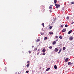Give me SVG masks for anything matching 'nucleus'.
<instances>
[{"label": "nucleus", "mask_w": 74, "mask_h": 74, "mask_svg": "<svg viewBox=\"0 0 74 74\" xmlns=\"http://www.w3.org/2000/svg\"><path fill=\"white\" fill-rule=\"evenodd\" d=\"M56 8H58V7H60V5H58V4H56Z\"/></svg>", "instance_id": "1"}, {"label": "nucleus", "mask_w": 74, "mask_h": 74, "mask_svg": "<svg viewBox=\"0 0 74 74\" xmlns=\"http://www.w3.org/2000/svg\"><path fill=\"white\" fill-rule=\"evenodd\" d=\"M46 51V50H45V49L44 48L42 50V52H45Z\"/></svg>", "instance_id": "2"}, {"label": "nucleus", "mask_w": 74, "mask_h": 74, "mask_svg": "<svg viewBox=\"0 0 74 74\" xmlns=\"http://www.w3.org/2000/svg\"><path fill=\"white\" fill-rule=\"evenodd\" d=\"M73 39V38L72 36L70 37L69 38V40H72Z\"/></svg>", "instance_id": "3"}, {"label": "nucleus", "mask_w": 74, "mask_h": 74, "mask_svg": "<svg viewBox=\"0 0 74 74\" xmlns=\"http://www.w3.org/2000/svg\"><path fill=\"white\" fill-rule=\"evenodd\" d=\"M55 52H58V49L57 48H56L55 49Z\"/></svg>", "instance_id": "4"}, {"label": "nucleus", "mask_w": 74, "mask_h": 74, "mask_svg": "<svg viewBox=\"0 0 74 74\" xmlns=\"http://www.w3.org/2000/svg\"><path fill=\"white\" fill-rule=\"evenodd\" d=\"M72 30H70V31H69V32H68V34H70V33H72Z\"/></svg>", "instance_id": "5"}, {"label": "nucleus", "mask_w": 74, "mask_h": 74, "mask_svg": "<svg viewBox=\"0 0 74 74\" xmlns=\"http://www.w3.org/2000/svg\"><path fill=\"white\" fill-rule=\"evenodd\" d=\"M69 60V58H66L65 60V62H67V61H68V60Z\"/></svg>", "instance_id": "6"}, {"label": "nucleus", "mask_w": 74, "mask_h": 74, "mask_svg": "<svg viewBox=\"0 0 74 74\" xmlns=\"http://www.w3.org/2000/svg\"><path fill=\"white\" fill-rule=\"evenodd\" d=\"M68 65H71V64H72L71 62H69L68 63Z\"/></svg>", "instance_id": "7"}, {"label": "nucleus", "mask_w": 74, "mask_h": 74, "mask_svg": "<svg viewBox=\"0 0 74 74\" xmlns=\"http://www.w3.org/2000/svg\"><path fill=\"white\" fill-rule=\"evenodd\" d=\"M66 29H64L62 30V32H66Z\"/></svg>", "instance_id": "8"}, {"label": "nucleus", "mask_w": 74, "mask_h": 74, "mask_svg": "<svg viewBox=\"0 0 74 74\" xmlns=\"http://www.w3.org/2000/svg\"><path fill=\"white\" fill-rule=\"evenodd\" d=\"M61 51H62V49H60L59 50V52H58V53H60Z\"/></svg>", "instance_id": "9"}, {"label": "nucleus", "mask_w": 74, "mask_h": 74, "mask_svg": "<svg viewBox=\"0 0 74 74\" xmlns=\"http://www.w3.org/2000/svg\"><path fill=\"white\" fill-rule=\"evenodd\" d=\"M52 5H50L49 7V9L51 10V9H52Z\"/></svg>", "instance_id": "10"}, {"label": "nucleus", "mask_w": 74, "mask_h": 74, "mask_svg": "<svg viewBox=\"0 0 74 74\" xmlns=\"http://www.w3.org/2000/svg\"><path fill=\"white\" fill-rule=\"evenodd\" d=\"M56 41H54L52 43L53 44V45H55V44H56Z\"/></svg>", "instance_id": "11"}, {"label": "nucleus", "mask_w": 74, "mask_h": 74, "mask_svg": "<svg viewBox=\"0 0 74 74\" xmlns=\"http://www.w3.org/2000/svg\"><path fill=\"white\" fill-rule=\"evenodd\" d=\"M54 69H57V66H56V65H54Z\"/></svg>", "instance_id": "12"}, {"label": "nucleus", "mask_w": 74, "mask_h": 74, "mask_svg": "<svg viewBox=\"0 0 74 74\" xmlns=\"http://www.w3.org/2000/svg\"><path fill=\"white\" fill-rule=\"evenodd\" d=\"M49 34H50V35H51V34H53V32H50L49 33Z\"/></svg>", "instance_id": "13"}, {"label": "nucleus", "mask_w": 74, "mask_h": 74, "mask_svg": "<svg viewBox=\"0 0 74 74\" xmlns=\"http://www.w3.org/2000/svg\"><path fill=\"white\" fill-rule=\"evenodd\" d=\"M49 69H50V68H48L46 69V71H49Z\"/></svg>", "instance_id": "14"}, {"label": "nucleus", "mask_w": 74, "mask_h": 74, "mask_svg": "<svg viewBox=\"0 0 74 74\" xmlns=\"http://www.w3.org/2000/svg\"><path fill=\"white\" fill-rule=\"evenodd\" d=\"M54 2L55 3H56L57 2V0H54Z\"/></svg>", "instance_id": "15"}, {"label": "nucleus", "mask_w": 74, "mask_h": 74, "mask_svg": "<svg viewBox=\"0 0 74 74\" xmlns=\"http://www.w3.org/2000/svg\"><path fill=\"white\" fill-rule=\"evenodd\" d=\"M61 39H63V38H62V36H60V37H59Z\"/></svg>", "instance_id": "16"}, {"label": "nucleus", "mask_w": 74, "mask_h": 74, "mask_svg": "<svg viewBox=\"0 0 74 74\" xmlns=\"http://www.w3.org/2000/svg\"><path fill=\"white\" fill-rule=\"evenodd\" d=\"M27 67H29V64H28L26 66Z\"/></svg>", "instance_id": "17"}, {"label": "nucleus", "mask_w": 74, "mask_h": 74, "mask_svg": "<svg viewBox=\"0 0 74 74\" xmlns=\"http://www.w3.org/2000/svg\"><path fill=\"white\" fill-rule=\"evenodd\" d=\"M42 25L43 27H44V23H42Z\"/></svg>", "instance_id": "18"}, {"label": "nucleus", "mask_w": 74, "mask_h": 74, "mask_svg": "<svg viewBox=\"0 0 74 74\" xmlns=\"http://www.w3.org/2000/svg\"><path fill=\"white\" fill-rule=\"evenodd\" d=\"M66 49V47H64L63 48V50H65Z\"/></svg>", "instance_id": "19"}, {"label": "nucleus", "mask_w": 74, "mask_h": 74, "mask_svg": "<svg viewBox=\"0 0 74 74\" xmlns=\"http://www.w3.org/2000/svg\"><path fill=\"white\" fill-rule=\"evenodd\" d=\"M65 27H68V25H67V24H66L65 25Z\"/></svg>", "instance_id": "20"}, {"label": "nucleus", "mask_w": 74, "mask_h": 74, "mask_svg": "<svg viewBox=\"0 0 74 74\" xmlns=\"http://www.w3.org/2000/svg\"><path fill=\"white\" fill-rule=\"evenodd\" d=\"M7 69V67H5V71H7V70H6Z\"/></svg>", "instance_id": "21"}, {"label": "nucleus", "mask_w": 74, "mask_h": 74, "mask_svg": "<svg viewBox=\"0 0 74 74\" xmlns=\"http://www.w3.org/2000/svg\"><path fill=\"white\" fill-rule=\"evenodd\" d=\"M71 3V4H74V2H72Z\"/></svg>", "instance_id": "22"}, {"label": "nucleus", "mask_w": 74, "mask_h": 74, "mask_svg": "<svg viewBox=\"0 0 74 74\" xmlns=\"http://www.w3.org/2000/svg\"><path fill=\"white\" fill-rule=\"evenodd\" d=\"M40 40L39 39H37L36 40V42H38V41H39Z\"/></svg>", "instance_id": "23"}, {"label": "nucleus", "mask_w": 74, "mask_h": 74, "mask_svg": "<svg viewBox=\"0 0 74 74\" xmlns=\"http://www.w3.org/2000/svg\"><path fill=\"white\" fill-rule=\"evenodd\" d=\"M60 27H63V25H60Z\"/></svg>", "instance_id": "24"}, {"label": "nucleus", "mask_w": 74, "mask_h": 74, "mask_svg": "<svg viewBox=\"0 0 74 74\" xmlns=\"http://www.w3.org/2000/svg\"><path fill=\"white\" fill-rule=\"evenodd\" d=\"M42 55H45V53H44V52H43V53H42Z\"/></svg>", "instance_id": "25"}, {"label": "nucleus", "mask_w": 74, "mask_h": 74, "mask_svg": "<svg viewBox=\"0 0 74 74\" xmlns=\"http://www.w3.org/2000/svg\"><path fill=\"white\" fill-rule=\"evenodd\" d=\"M69 18V17L67 16V17H66V19L68 20V19Z\"/></svg>", "instance_id": "26"}, {"label": "nucleus", "mask_w": 74, "mask_h": 74, "mask_svg": "<svg viewBox=\"0 0 74 74\" xmlns=\"http://www.w3.org/2000/svg\"><path fill=\"white\" fill-rule=\"evenodd\" d=\"M52 26L50 27H49L50 29H52Z\"/></svg>", "instance_id": "27"}, {"label": "nucleus", "mask_w": 74, "mask_h": 74, "mask_svg": "<svg viewBox=\"0 0 74 74\" xmlns=\"http://www.w3.org/2000/svg\"><path fill=\"white\" fill-rule=\"evenodd\" d=\"M52 46H50L49 47V48L50 49H52Z\"/></svg>", "instance_id": "28"}, {"label": "nucleus", "mask_w": 74, "mask_h": 74, "mask_svg": "<svg viewBox=\"0 0 74 74\" xmlns=\"http://www.w3.org/2000/svg\"><path fill=\"white\" fill-rule=\"evenodd\" d=\"M47 37H45V40H47Z\"/></svg>", "instance_id": "29"}, {"label": "nucleus", "mask_w": 74, "mask_h": 74, "mask_svg": "<svg viewBox=\"0 0 74 74\" xmlns=\"http://www.w3.org/2000/svg\"><path fill=\"white\" fill-rule=\"evenodd\" d=\"M37 48H35V49H34V51H36V50H37Z\"/></svg>", "instance_id": "30"}, {"label": "nucleus", "mask_w": 74, "mask_h": 74, "mask_svg": "<svg viewBox=\"0 0 74 74\" xmlns=\"http://www.w3.org/2000/svg\"><path fill=\"white\" fill-rule=\"evenodd\" d=\"M26 73H29V71H26Z\"/></svg>", "instance_id": "31"}, {"label": "nucleus", "mask_w": 74, "mask_h": 74, "mask_svg": "<svg viewBox=\"0 0 74 74\" xmlns=\"http://www.w3.org/2000/svg\"><path fill=\"white\" fill-rule=\"evenodd\" d=\"M44 33H41V35L42 36H43V35H44Z\"/></svg>", "instance_id": "32"}, {"label": "nucleus", "mask_w": 74, "mask_h": 74, "mask_svg": "<svg viewBox=\"0 0 74 74\" xmlns=\"http://www.w3.org/2000/svg\"><path fill=\"white\" fill-rule=\"evenodd\" d=\"M56 38H58V36H56V37H55Z\"/></svg>", "instance_id": "33"}, {"label": "nucleus", "mask_w": 74, "mask_h": 74, "mask_svg": "<svg viewBox=\"0 0 74 74\" xmlns=\"http://www.w3.org/2000/svg\"><path fill=\"white\" fill-rule=\"evenodd\" d=\"M27 63H28V64H29V63H30V61H28L27 62Z\"/></svg>", "instance_id": "34"}, {"label": "nucleus", "mask_w": 74, "mask_h": 74, "mask_svg": "<svg viewBox=\"0 0 74 74\" xmlns=\"http://www.w3.org/2000/svg\"><path fill=\"white\" fill-rule=\"evenodd\" d=\"M49 11H50V12L51 13V12H52V11H51V10H49Z\"/></svg>", "instance_id": "35"}, {"label": "nucleus", "mask_w": 74, "mask_h": 74, "mask_svg": "<svg viewBox=\"0 0 74 74\" xmlns=\"http://www.w3.org/2000/svg\"><path fill=\"white\" fill-rule=\"evenodd\" d=\"M34 46H32V48H34Z\"/></svg>", "instance_id": "36"}, {"label": "nucleus", "mask_w": 74, "mask_h": 74, "mask_svg": "<svg viewBox=\"0 0 74 74\" xmlns=\"http://www.w3.org/2000/svg\"><path fill=\"white\" fill-rule=\"evenodd\" d=\"M73 23H74V22H73L72 23H71V24H73Z\"/></svg>", "instance_id": "37"}, {"label": "nucleus", "mask_w": 74, "mask_h": 74, "mask_svg": "<svg viewBox=\"0 0 74 74\" xmlns=\"http://www.w3.org/2000/svg\"><path fill=\"white\" fill-rule=\"evenodd\" d=\"M29 53H31V51H29Z\"/></svg>", "instance_id": "38"}, {"label": "nucleus", "mask_w": 74, "mask_h": 74, "mask_svg": "<svg viewBox=\"0 0 74 74\" xmlns=\"http://www.w3.org/2000/svg\"><path fill=\"white\" fill-rule=\"evenodd\" d=\"M58 41V39H57L56 40V41Z\"/></svg>", "instance_id": "39"}, {"label": "nucleus", "mask_w": 74, "mask_h": 74, "mask_svg": "<svg viewBox=\"0 0 74 74\" xmlns=\"http://www.w3.org/2000/svg\"><path fill=\"white\" fill-rule=\"evenodd\" d=\"M54 4H55V5L56 6V4H57L54 3Z\"/></svg>", "instance_id": "40"}, {"label": "nucleus", "mask_w": 74, "mask_h": 74, "mask_svg": "<svg viewBox=\"0 0 74 74\" xmlns=\"http://www.w3.org/2000/svg\"><path fill=\"white\" fill-rule=\"evenodd\" d=\"M39 53H37V55H38Z\"/></svg>", "instance_id": "41"}, {"label": "nucleus", "mask_w": 74, "mask_h": 74, "mask_svg": "<svg viewBox=\"0 0 74 74\" xmlns=\"http://www.w3.org/2000/svg\"><path fill=\"white\" fill-rule=\"evenodd\" d=\"M38 51H40V50H39V49H38Z\"/></svg>", "instance_id": "42"}]
</instances>
